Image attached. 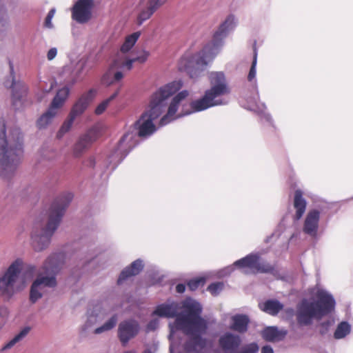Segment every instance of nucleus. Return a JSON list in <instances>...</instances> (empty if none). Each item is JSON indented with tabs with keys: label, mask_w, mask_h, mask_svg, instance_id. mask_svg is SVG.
I'll use <instances>...</instances> for the list:
<instances>
[{
	"label": "nucleus",
	"mask_w": 353,
	"mask_h": 353,
	"mask_svg": "<svg viewBox=\"0 0 353 353\" xmlns=\"http://www.w3.org/2000/svg\"><path fill=\"white\" fill-rule=\"evenodd\" d=\"M259 349V346L256 343H252L244 346L240 352L234 353H256Z\"/></svg>",
	"instance_id": "obj_37"
},
{
	"label": "nucleus",
	"mask_w": 353,
	"mask_h": 353,
	"mask_svg": "<svg viewBox=\"0 0 353 353\" xmlns=\"http://www.w3.org/2000/svg\"><path fill=\"white\" fill-rule=\"evenodd\" d=\"M287 332L285 330H279L276 327H268L264 329L262 332L263 338L268 341H279L282 340L285 335Z\"/></svg>",
	"instance_id": "obj_24"
},
{
	"label": "nucleus",
	"mask_w": 353,
	"mask_h": 353,
	"mask_svg": "<svg viewBox=\"0 0 353 353\" xmlns=\"http://www.w3.org/2000/svg\"><path fill=\"white\" fill-rule=\"evenodd\" d=\"M81 80L82 79H72L71 82H70V84H71V85H72L74 83H76L77 81H81Z\"/></svg>",
	"instance_id": "obj_52"
},
{
	"label": "nucleus",
	"mask_w": 353,
	"mask_h": 353,
	"mask_svg": "<svg viewBox=\"0 0 353 353\" xmlns=\"http://www.w3.org/2000/svg\"><path fill=\"white\" fill-rule=\"evenodd\" d=\"M232 324L230 328L239 332H244L247 330L249 319L246 315L237 314L232 317Z\"/></svg>",
	"instance_id": "obj_27"
},
{
	"label": "nucleus",
	"mask_w": 353,
	"mask_h": 353,
	"mask_svg": "<svg viewBox=\"0 0 353 353\" xmlns=\"http://www.w3.org/2000/svg\"><path fill=\"white\" fill-rule=\"evenodd\" d=\"M139 330V323L136 320L128 319L120 323L118 335L122 344L125 345L131 339L137 336Z\"/></svg>",
	"instance_id": "obj_15"
},
{
	"label": "nucleus",
	"mask_w": 353,
	"mask_h": 353,
	"mask_svg": "<svg viewBox=\"0 0 353 353\" xmlns=\"http://www.w3.org/2000/svg\"><path fill=\"white\" fill-rule=\"evenodd\" d=\"M99 137L97 128H92L85 134L80 137L74 146L73 154L75 157H79L87 150Z\"/></svg>",
	"instance_id": "obj_16"
},
{
	"label": "nucleus",
	"mask_w": 353,
	"mask_h": 353,
	"mask_svg": "<svg viewBox=\"0 0 353 353\" xmlns=\"http://www.w3.org/2000/svg\"><path fill=\"white\" fill-rule=\"evenodd\" d=\"M204 283H205L204 278H203V277L196 278V279L190 280L188 283V286L190 290L194 291V290H196L199 286L203 285L204 284Z\"/></svg>",
	"instance_id": "obj_36"
},
{
	"label": "nucleus",
	"mask_w": 353,
	"mask_h": 353,
	"mask_svg": "<svg viewBox=\"0 0 353 353\" xmlns=\"http://www.w3.org/2000/svg\"><path fill=\"white\" fill-rule=\"evenodd\" d=\"M24 261L21 258L14 260L9 266L0 273V298L9 299L26 285V281L21 285H17V281L24 268Z\"/></svg>",
	"instance_id": "obj_9"
},
{
	"label": "nucleus",
	"mask_w": 353,
	"mask_h": 353,
	"mask_svg": "<svg viewBox=\"0 0 353 353\" xmlns=\"http://www.w3.org/2000/svg\"><path fill=\"white\" fill-rule=\"evenodd\" d=\"M150 53L148 51H143L142 53L136 57H130V59H134L135 61H139V63H144L148 58Z\"/></svg>",
	"instance_id": "obj_41"
},
{
	"label": "nucleus",
	"mask_w": 353,
	"mask_h": 353,
	"mask_svg": "<svg viewBox=\"0 0 353 353\" xmlns=\"http://www.w3.org/2000/svg\"><path fill=\"white\" fill-rule=\"evenodd\" d=\"M156 11L157 10L147 2L146 6L140 10L137 17V24L141 26L145 21L148 20Z\"/></svg>",
	"instance_id": "obj_29"
},
{
	"label": "nucleus",
	"mask_w": 353,
	"mask_h": 353,
	"mask_svg": "<svg viewBox=\"0 0 353 353\" xmlns=\"http://www.w3.org/2000/svg\"><path fill=\"white\" fill-rule=\"evenodd\" d=\"M159 320L157 318H154V319H152L147 325L146 331L147 332L154 331L159 327Z\"/></svg>",
	"instance_id": "obj_40"
},
{
	"label": "nucleus",
	"mask_w": 353,
	"mask_h": 353,
	"mask_svg": "<svg viewBox=\"0 0 353 353\" xmlns=\"http://www.w3.org/2000/svg\"><path fill=\"white\" fill-rule=\"evenodd\" d=\"M103 318V314H101L100 307L96 306L92 311L88 312L87 321L84 325L83 329L87 330L92 326L95 325L99 321H101Z\"/></svg>",
	"instance_id": "obj_28"
},
{
	"label": "nucleus",
	"mask_w": 353,
	"mask_h": 353,
	"mask_svg": "<svg viewBox=\"0 0 353 353\" xmlns=\"http://www.w3.org/2000/svg\"><path fill=\"white\" fill-rule=\"evenodd\" d=\"M261 310L271 314L276 315L283 307V305L277 300H268L263 303H260Z\"/></svg>",
	"instance_id": "obj_25"
},
{
	"label": "nucleus",
	"mask_w": 353,
	"mask_h": 353,
	"mask_svg": "<svg viewBox=\"0 0 353 353\" xmlns=\"http://www.w3.org/2000/svg\"><path fill=\"white\" fill-rule=\"evenodd\" d=\"M95 165V159L93 157H90L85 162V165L88 167H94Z\"/></svg>",
	"instance_id": "obj_47"
},
{
	"label": "nucleus",
	"mask_w": 353,
	"mask_h": 353,
	"mask_svg": "<svg viewBox=\"0 0 353 353\" xmlns=\"http://www.w3.org/2000/svg\"><path fill=\"white\" fill-rule=\"evenodd\" d=\"M185 290V285L182 283H179L176 286V290L178 293H183Z\"/></svg>",
	"instance_id": "obj_49"
},
{
	"label": "nucleus",
	"mask_w": 353,
	"mask_h": 353,
	"mask_svg": "<svg viewBox=\"0 0 353 353\" xmlns=\"http://www.w3.org/2000/svg\"><path fill=\"white\" fill-rule=\"evenodd\" d=\"M6 123L0 117V177L10 180L15 174L23 154L20 133L17 130V138L13 141L6 136Z\"/></svg>",
	"instance_id": "obj_7"
},
{
	"label": "nucleus",
	"mask_w": 353,
	"mask_h": 353,
	"mask_svg": "<svg viewBox=\"0 0 353 353\" xmlns=\"http://www.w3.org/2000/svg\"><path fill=\"white\" fill-rule=\"evenodd\" d=\"M6 86L12 88V101L15 109L19 110L23 107L26 101L28 88L23 82L15 81L14 77H12L10 84L8 82L5 83Z\"/></svg>",
	"instance_id": "obj_14"
},
{
	"label": "nucleus",
	"mask_w": 353,
	"mask_h": 353,
	"mask_svg": "<svg viewBox=\"0 0 353 353\" xmlns=\"http://www.w3.org/2000/svg\"><path fill=\"white\" fill-rule=\"evenodd\" d=\"M320 220V211L317 209L309 210L307 213L303 225V232L312 236L315 237L317 235Z\"/></svg>",
	"instance_id": "obj_17"
},
{
	"label": "nucleus",
	"mask_w": 353,
	"mask_h": 353,
	"mask_svg": "<svg viewBox=\"0 0 353 353\" xmlns=\"http://www.w3.org/2000/svg\"><path fill=\"white\" fill-rule=\"evenodd\" d=\"M223 284L221 282L214 283L210 285L208 288V291L212 295H217L222 290Z\"/></svg>",
	"instance_id": "obj_38"
},
{
	"label": "nucleus",
	"mask_w": 353,
	"mask_h": 353,
	"mask_svg": "<svg viewBox=\"0 0 353 353\" xmlns=\"http://www.w3.org/2000/svg\"><path fill=\"white\" fill-rule=\"evenodd\" d=\"M293 205L295 209L294 219L299 220L305 213L307 205L305 199L303 197V192L300 190L294 192Z\"/></svg>",
	"instance_id": "obj_22"
},
{
	"label": "nucleus",
	"mask_w": 353,
	"mask_h": 353,
	"mask_svg": "<svg viewBox=\"0 0 353 353\" xmlns=\"http://www.w3.org/2000/svg\"><path fill=\"white\" fill-rule=\"evenodd\" d=\"M74 120L75 119L74 117L70 114L68 115L57 134L58 139H61L64 134L71 129Z\"/></svg>",
	"instance_id": "obj_34"
},
{
	"label": "nucleus",
	"mask_w": 353,
	"mask_h": 353,
	"mask_svg": "<svg viewBox=\"0 0 353 353\" xmlns=\"http://www.w3.org/2000/svg\"><path fill=\"white\" fill-rule=\"evenodd\" d=\"M55 8H52L48 13L44 21V26L46 28L48 29H52L54 27L52 20L55 14Z\"/></svg>",
	"instance_id": "obj_39"
},
{
	"label": "nucleus",
	"mask_w": 353,
	"mask_h": 353,
	"mask_svg": "<svg viewBox=\"0 0 353 353\" xmlns=\"http://www.w3.org/2000/svg\"><path fill=\"white\" fill-rule=\"evenodd\" d=\"M96 93V90L90 89L88 92L82 94L72 106L69 114L74 119L81 115L88 107Z\"/></svg>",
	"instance_id": "obj_18"
},
{
	"label": "nucleus",
	"mask_w": 353,
	"mask_h": 353,
	"mask_svg": "<svg viewBox=\"0 0 353 353\" xmlns=\"http://www.w3.org/2000/svg\"><path fill=\"white\" fill-rule=\"evenodd\" d=\"M70 94V88L68 86H65L59 89L54 99H52L50 108L59 112V110L63 106Z\"/></svg>",
	"instance_id": "obj_23"
},
{
	"label": "nucleus",
	"mask_w": 353,
	"mask_h": 353,
	"mask_svg": "<svg viewBox=\"0 0 353 353\" xmlns=\"http://www.w3.org/2000/svg\"><path fill=\"white\" fill-rule=\"evenodd\" d=\"M19 342V340L16 336V335L10 340L4 346L3 349H10L12 346H14L17 343Z\"/></svg>",
	"instance_id": "obj_46"
},
{
	"label": "nucleus",
	"mask_w": 353,
	"mask_h": 353,
	"mask_svg": "<svg viewBox=\"0 0 353 353\" xmlns=\"http://www.w3.org/2000/svg\"><path fill=\"white\" fill-rule=\"evenodd\" d=\"M63 263L62 253L52 254L46 259L30 288V299L32 303L41 298L44 288H53L57 285L56 275Z\"/></svg>",
	"instance_id": "obj_8"
},
{
	"label": "nucleus",
	"mask_w": 353,
	"mask_h": 353,
	"mask_svg": "<svg viewBox=\"0 0 353 353\" xmlns=\"http://www.w3.org/2000/svg\"><path fill=\"white\" fill-rule=\"evenodd\" d=\"M30 330H31L30 326H25L20 330V332L17 334H16V336L18 338V339L20 341L22 339H23L28 334V333L30 332Z\"/></svg>",
	"instance_id": "obj_42"
},
{
	"label": "nucleus",
	"mask_w": 353,
	"mask_h": 353,
	"mask_svg": "<svg viewBox=\"0 0 353 353\" xmlns=\"http://www.w3.org/2000/svg\"><path fill=\"white\" fill-rule=\"evenodd\" d=\"M141 35L140 32H135L128 37H126L124 43L121 47L120 51L117 54L115 59H119V57L124 58L125 61H131V66L132 67L134 59H130V56L128 52L132 48L138 39Z\"/></svg>",
	"instance_id": "obj_19"
},
{
	"label": "nucleus",
	"mask_w": 353,
	"mask_h": 353,
	"mask_svg": "<svg viewBox=\"0 0 353 353\" xmlns=\"http://www.w3.org/2000/svg\"><path fill=\"white\" fill-rule=\"evenodd\" d=\"M57 48L54 47L51 48L47 52V59L48 61H52L57 55Z\"/></svg>",
	"instance_id": "obj_44"
},
{
	"label": "nucleus",
	"mask_w": 353,
	"mask_h": 353,
	"mask_svg": "<svg viewBox=\"0 0 353 353\" xmlns=\"http://www.w3.org/2000/svg\"><path fill=\"white\" fill-rule=\"evenodd\" d=\"M118 317L117 314L111 316L106 322H105L101 326L96 328L94 330V333L96 334H100L103 332H105L111 330L114 328L117 323Z\"/></svg>",
	"instance_id": "obj_30"
},
{
	"label": "nucleus",
	"mask_w": 353,
	"mask_h": 353,
	"mask_svg": "<svg viewBox=\"0 0 353 353\" xmlns=\"http://www.w3.org/2000/svg\"><path fill=\"white\" fill-rule=\"evenodd\" d=\"M202 307L196 301L187 298L181 303L168 301L157 305L152 316L163 318L176 317L174 323H170V353H174L177 344L174 342L176 332L182 330L190 338L185 349L188 351L201 352L208 341L201 335L206 332L207 321L201 317Z\"/></svg>",
	"instance_id": "obj_1"
},
{
	"label": "nucleus",
	"mask_w": 353,
	"mask_h": 353,
	"mask_svg": "<svg viewBox=\"0 0 353 353\" xmlns=\"http://www.w3.org/2000/svg\"><path fill=\"white\" fill-rule=\"evenodd\" d=\"M256 54L254 55V60L252 63V66L250 68L248 79L249 81H253L254 89L256 92V95L253 98H250L247 99V104L245 105V108L258 112L261 115L262 119H264L265 121L271 123L272 117L271 116L265 112V105L264 103H261L258 102L259 99V93L257 90V83L256 80Z\"/></svg>",
	"instance_id": "obj_12"
},
{
	"label": "nucleus",
	"mask_w": 353,
	"mask_h": 353,
	"mask_svg": "<svg viewBox=\"0 0 353 353\" xmlns=\"http://www.w3.org/2000/svg\"><path fill=\"white\" fill-rule=\"evenodd\" d=\"M236 24L235 17L233 14L228 15L214 32L212 40L202 50L195 53L187 52L181 57L179 62V70L187 72L191 79L199 78L201 72L220 53L224 45V39L235 28Z\"/></svg>",
	"instance_id": "obj_4"
},
{
	"label": "nucleus",
	"mask_w": 353,
	"mask_h": 353,
	"mask_svg": "<svg viewBox=\"0 0 353 353\" xmlns=\"http://www.w3.org/2000/svg\"><path fill=\"white\" fill-rule=\"evenodd\" d=\"M59 114L58 112L49 107L48 110L44 112L37 121V126L39 129L46 128L50 124L54 118Z\"/></svg>",
	"instance_id": "obj_26"
},
{
	"label": "nucleus",
	"mask_w": 353,
	"mask_h": 353,
	"mask_svg": "<svg viewBox=\"0 0 353 353\" xmlns=\"http://www.w3.org/2000/svg\"><path fill=\"white\" fill-rule=\"evenodd\" d=\"M168 0H148V3L150 4L157 10L163 6Z\"/></svg>",
	"instance_id": "obj_43"
},
{
	"label": "nucleus",
	"mask_w": 353,
	"mask_h": 353,
	"mask_svg": "<svg viewBox=\"0 0 353 353\" xmlns=\"http://www.w3.org/2000/svg\"><path fill=\"white\" fill-rule=\"evenodd\" d=\"M27 275H25L24 279L27 277L28 279H30L33 277L34 273L36 271V267L32 265H30L26 268Z\"/></svg>",
	"instance_id": "obj_45"
},
{
	"label": "nucleus",
	"mask_w": 353,
	"mask_h": 353,
	"mask_svg": "<svg viewBox=\"0 0 353 353\" xmlns=\"http://www.w3.org/2000/svg\"><path fill=\"white\" fill-rule=\"evenodd\" d=\"M143 268V264L141 260L137 259L134 261L129 267L125 268L121 272L118 279V283L121 285L128 278L138 274L142 270Z\"/></svg>",
	"instance_id": "obj_21"
},
{
	"label": "nucleus",
	"mask_w": 353,
	"mask_h": 353,
	"mask_svg": "<svg viewBox=\"0 0 353 353\" xmlns=\"http://www.w3.org/2000/svg\"><path fill=\"white\" fill-rule=\"evenodd\" d=\"M72 199L71 193H66L57 198L52 203L48 214L46 224L35 223L31 233V240L33 248L37 252L46 249L50 243V239L57 229L65 210Z\"/></svg>",
	"instance_id": "obj_6"
},
{
	"label": "nucleus",
	"mask_w": 353,
	"mask_h": 353,
	"mask_svg": "<svg viewBox=\"0 0 353 353\" xmlns=\"http://www.w3.org/2000/svg\"><path fill=\"white\" fill-rule=\"evenodd\" d=\"M181 87V81H174L159 88L151 95L147 108L134 123L133 130L128 131L122 137L115 150L108 157V166L114 169L136 145L137 137H148L156 132L154 121L161 116L166 108L168 110L170 97Z\"/></svg>",
	"instance_id": "obj_2"
},
{
	"label": "nucleus",
	"mask_w": 353,
	"mask_h": 353,
	"mask_svg": "<svg viewBox=\"0 0 353 353\" xmlns=\"http://www.w3.org/2000/svg\"><path fill=\"white\" fill-rule=\"evenodd\" d=\"M241 342L239 336L231 333H225L219 339V345L225 352H233Z\"/></svg>",
	"instance_id": "obj_20"
},
{
	"label": "nucleus",
	"mask_w": 353,
	"mask_h": 353,
	"mask_svg": "<svg viewBox=\"0 0 353 353\" xmlns=\"http://www.w3.org/2000/svg\"><path fill=\"white\" fill-rule=\"evenodd\" d=\"M119 89H117L114 93H112L108 98L101 101L95 109V114L100 115L103 114L106 108L108 107L110 103L113 101L119 94Z\"/></svg>",
	"instance_id": "obj_32"
},
{
	"label": "nucleus",
	"mask_w": 353,
	"mask_h": 353,
	"mask_svg": "<svg viewBox=\"0 0 353 353\" xmlns=\"http://www.w3.org/2000/svg\"><path fill=\"white\" fill-rule=\"evenodd\" d=\"M310 293L311 299H303L297 305L296 320L301 325H310L314 319H321L335 308L334 296L325 289L316 286Z\"/></svg>",
	"instance_id": "obj_5"
},
{
	"label": "nucleus",
	"mask_w": 353,
	"mask_h": 353,
	"mask_svg": "<svg viewBox=\"0 0 353 353\" xmlns=\"http://www.w3.org/2000/svg\"><path fill=\"white\" fill-rule=\"evenodd\" d=\"M236 267L242 270L245 274H255L258 272H269L272 270V267L262 261L259 255L251 254L235 261L232 266H228L221 271V275L224 276L229 275Z\"/></svg>",
	"instance_id": "obj_10"
},
{
	"label": "nucleus",
	"mask_w": 353,
	"mask_h": 353,
	"mask_svg": "<svg viewBox=\"0 0 353 353\" xmlns=\"http://www.w3.org/2000/svg\"><path fill=\"white\" fill-rule=\"evenodd\" d=\"M10 69L11 75L12 76L13 72H14V67L10 62Z\"/></svg>",
	"instance_id": "obj_51"
},
{
	"label": "nucleus",
	"mask_w": 353,
	"mask_h": 353,
	"mask_svg": "<svg viewBox=\"0 0 353 353\" xmlns=\"http://www.w3.org/2000/svg\"><path fill=\"white\" fill-rule=\"evenodd\" d=\"M143 353H152L150 350H145Z\"/></svg>",
	"instance_id": "obj_54"
},
{
	"label": "nucleus",
	"mask_w": 353,
	"mask_h": 353,
	"mask_svg": "<svg viewBox=\"0 0 353 353\" xmlns=\"http://www.w3.org/2000/svg\"><path fill=\"white\" fill-rule=\"evenodd\" d=\"M350 325L346 321H343L338 325L334 333V336L336 339H341L350 334Z\"/></svg>",
	"instance_id": "obj_31"
},
{
	"label": "nucleus",
	"mask_w": 353,
	"mask_h": 353,
	"mask_svg": "<svg viewBox=\"0 0 353 353\" xmlns=\"http://www.w3.org/2000/svg\"><path fill=\"white\" fill-rule=\"evenodd\" d=\"M80 63H81V68H80V69L79 70V71L77 73V76L80 75V74L83 72V69H84V68L85 66V64H86V61L81 60Z\"/></svg>",
	"instance_id": "obj_50"
},
{
	"label": "nucleus",
	"mask_w": 353,
	"mask_h": 353,
	"mask_svg": "<svg viewBox=\"0 0 353 353\" xmlns=\"http://www.w3.org/2000/svg\"><path fill=\"white\" fill-rule=\"evenodd\" d=\"M8 28V14L4 6H0V39H1Z\"/></svg>",
	"instance_id": "obj_33"
},
{
	"label": "nucleus",
	"mask_w": 353,
	"mask_h": 353,
	"mask_svg": "<svg viewBox=\"0 0 353 353\" xmlns=\"http://www.w3.org/2000/svg\"><path fill=\"white\" fill-rule=\"evenodd\" d=\"M10 316V310L5 305H0V330L6 324Z\"/></svg>",
	"instance_id": "obj_35"
},
{
	"label": "nucleus",
	"mask_w": 353,
	"mask_h": 353,
	"mask_svg": "<svg viewBox=\"0 0 353 353\" xmlns=\"http://www.w3.org/2000/svg\"><path fill=\"white\" fill-rule=\"evenodd\" d=\"M261 353H274V350L270 345H265L261 348Z\"/></svg>",
	"instance_id": "obj_48"
},
{
	"label": "nucleus",
	"mask_w": 353,
	"mask_h": 353,
	"mask_svg": "<svg viewBox=\"0 0 353 353\" xmlns=\"http://www.w3.org/2000/svg\"><path fill=\"white\" fill-rule=\"evenodd\" d=\"M93 6V0L77 1L72 8V19L80 23H86L91 18Z\"/></svg>",
	"instance_id": "obj_13"
},
{
	"label": "nucleus",
	"mask_w": 353,
	"mask_h": 353,
	"mask_svg": "<svg viewBox=\"0 0 353 353\" xmlns=\"http://www.w3.org/2000/svg\"><path fill=\"white\" fill-rule=\"evenodd\" d=\"M210 88L205 90L204 95L199 99L194 100L190 104L191 110L176 114L182 101L189 95L188 90H183L176 94L170 101L167 114L159 121V125L164 126L175 119L194 112L205 110L214 106L223 105L228 103L224 96L230 93L225 73L222 71H211L208 73Z\"/></svg>",
	"instance_id": "obj_3"
},
{
	"label": "nucleus",
	"mask_w": 353,
	"mask_h": 353,
	"mask_svg": "<svg viewBox=\"0 0 353 353\" xmlns=\"http://www.w3.org/2000/svg\"><path fill=\"white\" fill-rule=\"evenodd\" d=\"M52 88H53V83L52 82L51 85H50V89H52Z\"/></svg>",
	"instance_id": "obj_55"
},
{
	"label": "nucleus",
	"mask_w": 353,
	"mask_h": 353,
	"mask_svg": "<svg viewBox=\"0 0 353 353\" xmlns=\"http://www.w3.org/2000/svg\"><path fill=\"white\" fill-rule=\"evenodd\" d=\"M131 61H125L119 57L114 59L108 70L101 77V83L106 86L119 84L124 77V72L131 70Z\"/></svg>",
	"instance_id": "obj_11"
},
{
	"label": "nucleus",
	"mask_w": 353,
	"mask_h": 353,
	"mask_svg": "<svg viewBox=\"0 0 353 353\" xmlns=\"http://www.w3.org/2000/svg\"><path fill=\"white\" fill-rule=\"evenodd\" d=\"M293 310L292 309H289L288 310V312L290 313V314H293Z\"/></svg>",
	"instance_id": "obj_53"
}]
</instances>
